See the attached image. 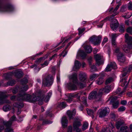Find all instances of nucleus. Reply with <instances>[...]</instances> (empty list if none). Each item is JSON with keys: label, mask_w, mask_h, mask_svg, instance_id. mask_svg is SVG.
Segmentation results:
<instances>
[{"label": "nucleus", "mask_w": 132, "mask_h": 132, "mask_svg": "<svg viewBox=\"0 0 132 132\" xmlns=\"http://www.w3.org/2000/svg\"><path fill=\"white\" fill-rule=\"evenodd\" d=\"M110 20V18L109 17H106L104 19L101 21V23L100 24L97 25L98 27L99 28H102L104 22Z\"/></svg>", "instance_id": "a878e982"}, {"label": "nucleus", "mask_w": 132, "mask_h": 132, "mask_svg": "<svg viewBox=\"0 0 132 132\" xmlns=\"http://www.w3.org/2000/svg\"><path fill=\"white\" fill-rule=\"evenodd\" d=\"M16 120L15 116H13L9 121L2 120L0 123V132L5 129V132H13V130L11 127L12 122Z\"/></svg>", "instance_id": "f257e3e1"}, {"label": "nucleus", "mask_w": 132, "mask_h": 132, "mask_svg": "<svg viewBox=\"0 0 132 132\" xmlns=\"http://www.w3.org/2000/svg\"><path fill=\"white\" fill-rule=\"evenodd\" d=\"M114 128V124L111 123L109 124L108 127L104 128L102 131L104 132H114L113 130L112 129Z\"/></svg>", "instance_id": "2eb2a0df"}, {"label": "nucleus", "mask_w": 132, "mask_h": 132, "mask_svg": "<svg viewBox=\"0 0 132 132\" xmlns=\"http://www.w3.org/2000/svg\"><path fill=\"white\" fill-rule=\"evenodd\" d=\"M13 107H22L23 106V104L22 103L18 102L15 103L13 104Z\"/></svg>", "instance_id": "c756f323"}, {"label": "nucleus", "mask_w": 132, "mask_h": 132, "mask_svg": "<svg viewBox=\"0 0 132 132\" xmlns=\"http://www.w3.org/2000/svg\"><path fill=\"white\" fill-rule=\"evenodd\" d=\"M52 95V93L51 92H50L47 93V95L45 99V101L46 102H47L49 101L50 98Z\"/></svg>", "instance_id": "72a5a7b5"}, {"label": "nucleus", "mask_w": 132, "mask_h": 132, "mask_svg": "<svg viewBox=\"0 0 132 132\" xmlns=\"http://www.w3.org/2000/svg\"><path fill=\"white\" fill-rule=\"evenodd\" d=\"M127 78L126 77L125 79L122 78L121 80L120 81V82H122V83L121 84V85L122 86H125V87L126 88L127 87V85L128 84L130 80V79H129L128 80V81L127 82L126 81V80L127 79Z\"/></svg>", "instance_id": "412c9836"}, {"label": "nucleus", "mask_w": 132, "mask_h": 132, "mask_svg": "<svg viewBox=\"0 0 132 132\" xmlns=\"http://www.w3.org/2000/svg\"><path fill=\"white\" fill-rule=\"evenodd\" d=\"M102 39V36L99 35L98 36L93 35L89 38V41L94 45H98L100 44Z\"/></svg>", "instance_id": "6e6552de"}, {"label": "nucleus", "mask_w": 132, "mask_h": 132, "mask_svg": "<svg viewBox=\"0 0 132 132\" xmlns=\"http://www.w3.org/2000/svg\"><path fill=\"white\" fill-rule=\"evenodd\" d=\"M97 109V108H95L94 110H93L92 109H90L87 108L86 109V110L88 115L90 116H92V118H93L94 117V116H93V114L94 112Z\"/></svg>", "instance_id": "5701e85b"}, {"label": "nucleus", "mask_w": 132, "mask_h": 132, "mask_svg": "<svg viewBox=\"0 0 132 132\" xmlns=\"http://www.w3.org/2000/svg\"><path fill=\"white\" fill-rule=\"evenodd\" d=\"M81 65V64L77 60H75L73 68V70L75 71H77L80 68Z\"/></svg>", "instance_id": "a211bd4d"}, {"label": "nucleus", "mask_w": 132, "mask_h": 132, "mask_svg": "<svg viewBox=\"0 0 132 132\" xmlns=\"http://www.w3.org/2000/svg\"><path fill=\"white\" fill-rule=\"evenodd\" d=\"M23 75V73L21 70H17L15 72V77L16 78H19L21 77Z\"/></svg>", "instance_id": "b1692460"}, {"label": "nucleus", "mask_w": 132, "mask_h": 132, "mask_svg": "<svg viewBox=\"0 0 132 132\" xmlns=\"http://www.w3.org/2000/svg\"><path fill=\"white\" fill-rule=\"evenodd\" d=\"M126 42L128 44V45H124L123 46V50L126 53L128 52L130 49L132 48V37L129 36L126 34L125 35Z\"/></svg>", "instance_id": "39448f33"}, {"label": "nucleus", "mask_w": 132, "mask_h": 132, "mask_svg": "<svg viewBox=\"0 0 132 132\" xmlns=\"http://www.w3.org/2000/svg\"><path fill=\"white\" fill-rule=\"evenodd\" d=\"M120 11L121 12H124L126 11V7L125 6H122L120 9Z\"/></svg>", "instance_id": "774afa93"}, {"label": "nucleus", "mask_w": 132, "mask_h": 132, "mask_svg": "<svg viewBox=\"0 0 132 132\" xmlns=\"http://www.w3.org/2000/svg\"><path fill=\"white\" fill-rule=\"evenodd\" d=\"M94 57L97 65L99 66L103 63L104 59L103 56L97 54L95 55Z\"/></svg>", "instance_id": "f8f14e48"}, {"label": "nucleus", "mask_w": 132, "mask_h": 132, "mask_svg": "<svg viewBox=\"0 0 132 132\" xmlns=\"http://www.w3.org/2000/svg\"><path fill=\"white\" fill-rule=\"evenodd\" d=\"M18 91H19L20 93V88L18 86L16 87L12 90V92L14 94L16 93Z\"/></svg>", "instance_id": "f704fd0d"}, {"label": "nucleus", "mask_w": 132, "mask_h": 132, "mask_svg": "<svg viewBox=\"0 0 132 132\" xmlns=\"http://www.w3.org/2000/svg\"><path fill=\"white\" fill-rule=\"evenodd\" d=\"M79 78L80 82L78 84V85L80 88H83L86 85V75L84 72H80L79 74Z\"/></svg>", "instance_id": "0eeeda50"}, {"label": "nucleus", "mask_w": 132, "mask_h": 132, "mask_svg": "<svg viewBox=\"0 0 132 132\" xmlns=\"http://www.w3.org/2000/svg\"><path fill=\"white\" fill-rule=\"evenodd\" d=\"M61 123L63 128H65L67 127L68 121L65 116H63L62 117L61 120Z\"/></svg>", "instance_id": "dca6fc26"}, {"label": "nucleus", "mask_w": 132, "mask_h": 132, "mask_svg": "<svg viewBox=\"0 0 132 132\" xmlns=\"http://www.w3.org/2000/svg\"><path fill=\"white\" fill-rule=\"evenodd\" d=\"M77 76L76 73H74L69 76V78L71 81L68 84V86L69 88L72 90H76L77 88L76 84L77 82Z\"/></svg>", "instance_id": "7ed1b4c3"}, {"label": "nucleus", "mask_w": 132, "mask_h": 132, "mask_svg": "<svg viewBox=\"0 0 132 132\" xmlns=\"http://www.w3.org/2000/svg\"><path fill=\"white\" fill-rule=\"evenodd\" d=\"M85 28H79L78 29L79 31V35L82 34L85 30Z\"/></svg>", "instance_id": "5fc2aeb1"}, {"label": "nucleus", "mask_w": 132, "mask_h": 132, "mask_svg": "<svg viewBox=\"0 0 132 132\" xmlns=\"http://www.w3.org/2000/svg\"><path fill=\"white\" fill-rule=\"evenodd\" d=\"M20 88V93L24 92V91H26L28 89V87L27 85H22V86L19 87Z\"/></svg>", "instance_id": "bb28decb"}, {"label": "nucleus", "mask_w": 132, "mask_h": 132, "mask_svg": "<svg viewBox=\"0 0 132 132\" xmlns=\"http://www.w3.org/2000/svg\"><path fill=\"white\" fill-rule=\"evenodd\" d=\"M36 95L33 94L32 95L22 92L19 93L18 96V99L19 100H25L26 101L34 103L37 101V98Z\"/></svg>", "instance_id": "f03ea898"}, {"label": "nucleus", "mask_w": 132, "mask_h": 132, "mask_svg": "<svg viewBox=\"0 0 132 132\" xmlns=\"http://www.w3.org/2000/svg\"><path fill=\"white\" fill-rule=\"evenodd\" d=\"M128 8L129 9L132 10V2L131 1L129 2Z\"/></svg>", "instance_id": "0e129e2a"}, {"label": "nucleus", "mask_w": 132, "mask_h": 132, "mask_svg": "<svg viewBox=\"0 0 132 132\" xmlns=\"http://www.w3.org/2000/svg\"><path fill=\"white\" fill-rule=\"evenodd\" d=\"M115 54L117 56L118 55H120L121 53H122L120 51V49L119 47L117 48L115 50Z\"/></svg>", "instance_id": "c9c22d12"}, {"label": "nucleus", "mask_w": 132, "mask_h": 132, "mask_svg": "<svg viewBox=\"0 0 132 132\" xmlns=\"http://www.w3.org/2000/svg\"><path fill=\"white\" fill-rule=\"evenodd\" d=\"M128 128V127L127 126H123L121 127L120 132H129Z\"/></svg>", "instance_id": "2f4dec72"}, {"label": "nucleus", "mask_w": 132, "mask_h": 132, "mask_svg": "<svg viewBox=\"0 0 132 132\" xmlns=\"http://www.w3.org/2000/svg\"><path fill=\"white\" fill-rule=\"evenodd\" d=\"M11 108H1L0 109V110H2L5 112H6L10 111L11 110Z\"/></svg>", "instance_id": "6e6d98bb"}, {"label": "nucleus", "mask_w": 132, "mask_h": 132, "mask_svg": "<svg viewBox=\"0 0 132 132\" xmlns=\"http://www.w3.org/2000/svg\"><path fill=\"white\" fill-rule=\"evenodd\" d=\"M7 97L5 93L0 92V105L5 103H9V101L6 98Z\"/></svg>", "instance_id": "9b49d317"}, {"label": "nucleus", "mask_w": 132, "mask_h": 132, "mask_svg": "<svg viewBox=\"0 0 132 132\" xmlns=\"http://www.w3.org/2000/svg\"><path fill=\"white\" fill-rule=\"evenodd\" d=\"M117 56L118 60L119 61L121 62H124L125 60V57L123 53H121L120 55H118Z\"/></svg>", "instance_id": "393cba45"}, {"label": "nucleus", "mask_w": 132, "mask_h": 132, "mask_svg": "<svg viewBox=\"0 0 132 132\" xmlns=\"http://www.w3.org/2000/svg\"><path fill=\"white\" fill-rule=\"evenodd\" d=\"M101 90H98L97 89H95L90 93L88 97L89 100L95 99L97 101H100L102 96Z\"/></svg>", "instance_id": "20e7f679"}, {"label": "nucleus", "mask_w": 132, "mask_h": 132, "mask_svg": "<svg viewBox=\"0 0 132 132\" xmlns=\"http://www.w3.org/2000/svg\"><path fill=\"white\" fill-rule=\"evenodd\" d=\"M15 82L14 80L10 81L7 82V85L8 86H12L15 84Z\"/></svg>", "instance_id": "a19ab883"}, {"label": "nucleus", "mask_w": 132, "mask_h": 132, "mask_svg": "<svg viewBox=\"0 0 132 132\" xmlns=\"http://www.w3.org/2000/svg\"><path fill=\"white\" fill-rule=\"evenodd\" d=\"M81 125L80 120L77 118H76L73 123V127L74 129H76V132H81V129L79 128V127Z\"/></svg>", "instance_id": "9d476101"}, {"label": "nucleus", "mask_w": 132, "mask_h": 132, "mask_svg": "<svg viewBox=\"0 0 132 132\" xmlns=\"http://www.w3.org/2000/svg\"><path fill=\"white\" fill-rule=\"evenodd\" d=\"M117 36L116 34H112L111 35V40H116Z\"/></svg>", "instance_id": "603ef678"}, {"label": "nucleus", "mask_w": 132, "mask_h": 132, "mask_svg": "<svg viewBox=\"0 0 132 132\" xmlns=\"http://www.w3.org/2000/svg\"><path fill=\"white\" fill-rule=\"evenodd\" d=\"M91 68V71L93 72L96 70V67L95 65H93L90 66Z\"/></svg>", "instance_id": "bf43d9fd"}, {"label": "nucleus", "mask_w": 132, "mask_h": 132, "mask_svg": "<svg viewBox=\"0 0 132 132\" xmlns=\"http://www.w3.org/2000/svg\"><path fill=\"white\" fill-rule=\"evenodd\" d=\"M110 119L112 120H115L116 118L115 114L113 112L111 113L110 115Z\"/></svg>", "instance_id": "79ce46f5"}, {"label": "nucleus", "mask_w": 132, "mask_h": 132, "mask_svg": "<svg viewBox=\"0 0 132 132\" xmlns=\"http://www.w3.org/2000/svg\"><path fill=\"white\" fill-rule=\"evenodd\" d=\"M103 80L102 78H100L96 81V83L98 85L101 84L103 82Z\"/></svg>", "instance_id": "ea45409f"}, {"label": "nucleus", "mask_w": 132, "mask_h": 132, "mask_svg": "<svg viewBox=\"0 0 132 132\" xmlns=\"http://www.w3.org/2000/svg\"><path fill=\"white\" fill-rule=\"evenodd\" d=\"M18 94L17 95V96H15L14 95H13L12 96H11V99L12 100H15L16 99L17 100H18Z\"/></svg>", "instance_id": "13d9d810"}, {"label": "nucleus", "mask_w": 132, "mask_h": 132, "mask_svg": "<svg viewBox=\"0 0 132 132\" xmlns=\"http://www.w3.org/2000/svg\"><path fill=\"white\" fill-rule=\"evenodd\" d=\"M114 22L115 23H112L110 24L111 27L113 31H115L116 29L119 25V23L117 20H114Z\"/></svg>", "instance_id": "aec40b11"}, {"label": "nucleus", "mask_w": 132, "mask_h": 132, "mask_svg": "<svg viewBox=\"0 0 132 132\" xmlns=\"http://www.w3.org/2000/svg\"><path fill=\"white\" fill-rule=\"evenodd\" d=\"M49 62L48 61H45L43 64H41L40 65H41V67H40L41 68L47 66L48 65Z\"/></svg>", "instance_id": "09e8293b"}, {"label": "nucleus", "mask_w": 132, "mask_h": 132, "mask_svg": "<svg viewBox=\"0 0 132 132\" xmlns=\"http://www.w3.org/2000/svg\"><path fill=\"white\" fill-rule=\"evenodd\" d=\"M71 38V37H70L68 38H65L64 39L63 38H62L61 39V41L60 42L58 45H59L64 40V42H67Z\"/></svg>", "instance_id": "a18cd8bd"}, {"label": "nucleus", "mask_w": 132, "mask_h": 132, "mask_svg": "<svg viewBox=\"0 0 132 132\" xmlns=\"http://www.w3.org/2000/svg\"><path fill=\"white\" fill-rule=\"evenodd\" d=\"M76 113V112L75 109L71 111L69 110L67 112V113L70 119H73L75 116Z\"/></svg>", "instance_id": "f3484780"}, {"label": "nucleus", "mask_w": 132, "mask_h": 132, "mask_svg": "<svg viewBox=\"0 0 132 132\" xmlns=\"http://www.w3.org/2000/svg\"><path fill=\"white\" fill-rule=\"evenodd\" d=\"M108 40V38L107 37H105L104 38V39L103 40V42H102V44L103 45Z\"/></svg>", "instance_id": "338daca9"}, {"label": "nucleus", "mask_w": 132, "mask_h": 132, "mask_svg": "<svg viewBox=\"0 0 132 132\" xmlns=\"http://www.w3.org/2000/svg\"><path fill=\"white\" fill-rule=\"evenodd\" d=\"M38 97L37 98L38 99H37V101H38V103L40 105H41L43 103V99H40L38 100V99L39 98V97Z\"/></svg>", "instance_id": "680f3d73"}, {"label": "nucleus", "mask_w": 132, "mask_h": 132, "mask_svg": "<svg viewBox=\"0 0 132 132\" xmlns=\"http://www.w3.org/2000/svg\"><path fill=\"white\" fill-rule=\"evenodd\" d=\"M110 111L109 108H105L104 109H101L98 111L99 117L100 118H103L108 115Z\"/></svg>", "instance_id": "1a4fd4ad"}, {"label": "nucleus", "mask_w": 132, "mask_h": 132, "mask_svg": "<svg viewBox=\"0 0 132 132\" xmlns=\"http://www.w3.org/2000/svg\"><path fill=\"white\" fill-rule=\"evenodd\" d=\"M123 73L121 74V76L122 77H123L125 76L128 73H127V71H126L125 70V69L124 68L123 70Z\"/></svg>", "instance_id": "e2e57ef3"}, {"label": "nucleus", "mask_w": 132, "mask_h": 132, "mask_svg": "<svg viewBox=\"0 0 132 132\" xmlns=\"http://www.w3.org/2000/svg\"><path fill=\"white\" fill-rule=\"evenodd\" d=\"M52 122V121H49L48 120H45L43 121L42 123V125L51 124Z\"/></svg>", "instance_id": "c03bdc74"}, {"label": "nucleus", "mask_w": 132, "mask_h": 132, "mask_svg": "<svg viewBox=\"0 0 132 132\" xmlns=\"http://www.w3.org/2000/svg\"><path fill=\"white\" fill-rule=\"evenodd\" d=\"M114 97H113L110 102V104H112L113 107H118L120 104L119 102L118 101H114Z\"/></svg>", "instance_id": "6ab92c4d"}, {"label": "nucleus", "mask_w": 132, "mask_h": 132, "mask_svg": "<svg viewBox=\"0 0 132 132\" xmlns=\"http://www.w3.org/2000/svg\"><path fill=\"white\" fill-rule=\"evenodd\" d=\"M120 5L119 4H118L116 7L114 9V10L113 12L114 13L111 16L112 17H114L118 13L117 12H116V11L119 8Z\"/></svg>", "instance_id": "7c9ffc66"}, {"label": "nucleus", "mask_w": 132, "mask_h": 132, "mask_svg": "<svg viewBox=\"0 0 132 132\" xmlns=\"http://www.w3.org/2000/svg\"><path fill=\"white\" fill-rule=\"evenodd\" d=\"M81 94V93H77V94L70 93L68 95V98L66 100L68 102L70 103L72 101V97H78V98H80Z\"/></svg>", "instance_id": "ddd939ff"}, {"label": "nucleus", "mask_w": 132, "mask_h": 132, "mask_svg": "<svg viewBox=\"0 0 132 132\" xmlns=\"http://www.w3.org/2000/svg\"><path fill=\"white\" fill-rule=\"evenodd\" d=\"M77 55L79 56L84 58L86 56V54L82 50H80L78 52Z\"/></svg>", "instance_id": "cd10ccee"}, {"label": "nucleus", "mask_w": 132, "mask_h": 132, "mask_svg": "<svg viewBox=\"0 0 132 132\" xmlns=\"http://www.w3.org/2000/svg\"><path fill=\"white\" fill-rule=\"evenodd\" d=\"M69 46H68L67 45L66 47H65V50L63 51L61 54L60 56H63V57H64L65 56L67 55V52L66 50V49H67L68 48V47Z\"/></svg>", "instance_id": "e433bc0d"}, {"label": "nucleus", "mask_w": 132, "mask_h": 132, "mask_svg": "<svg viewBox=\"0 0 132 132\" xmlns=\"http://www.w3.org/2000/svg\"><path fill=\"white\" fill-rule=\"evenodd\" d=\"M127 101L126 100H123L121 101L120 102V104L123 105H125L127 104Z\"/></svg>", "instance_id": "052dcab7"}, {"label": "nucleus", "mask_w": 132, "mask_h": 132, "mask_svg": "<svg viewBox=\"0 0 132 132\" xmlns=\"http://www.w3.org/2000/svg\"><path fill=\"white\" fill-rule=\"evenodd\" d=\"M122 124V123L120 121H118L117 122L116 124V127L118 129H119L120 126Z\"/></svg>", "instance_id": "864d4df0"}, {"label": "nucleus", "mask_w": 132, "mask_h": 132, "mask_svg": "<svg viewBox=\"0 0 132 132\" xmlns=\"http://www.w3.org/2000/svg\"><path fill=\"white\" fill-rule=\"evenodd\" d=\"M112 44L113 46L114 47H116L117 46V44L116 43V40H111Z\"/></svg>", "instance_id": "69168bd1"}, {"label": "nucleus", "mask_w": 132, "mask_h": 132, "mask_svg": "<svg viewBox=\"0 0 132 132\" xmlns=\"http://www.w3.org/2000/svg\"><path fill=\"white\" fill-rule=\"evenodd\" d=\"M84 48L87 53H90L92 50V48L90 46H86L84 47Z\"/></svg>", "instance_id": "c85d7f7f"}, {"label": "nucleus", "mask_w": 132, "mask_h": 132, "mask_svg": "<svg viewBox=\"0 0 132 132\" xmlns=\"http://www.w3.org/2000/svg\"><path fill=\"white\" fill-rule=\"evenodd\" d=\"M111 89V87L110 86H107L105 87L104 88L101 89L100 90H101L102 95H103V92H104L105 93H109Z\"/></svg>", "instance_id": "4be33fe9"}, {"label": "nucleus", "mask_w": 132, "mask_h": 132, "mask_svg": "<svg viewBox=\"0 0 132 132\" xmlns=\"http://www.w3.org/2000/svg\"><path fill=\"white\" fill-rule=\"evenodd\" d=\"M28 80L26 78H23L21 81V83L22 84H27L28 83Z\"/></svg>", "instance_id": "3c124183"}, {"label": "nucleus", "mask_w": 132, "mask_h": 132, "mask_svg": "<svg viewBox=\"0 0 132 132\" xmlns=\"http://www.w3.org/2000/svg\"><path fill=\"white\" fill-rule=\"evenodd\" d=\"M127 32L132 35V27H129L127 29Z\"/></svg>", "instance_id": "4d7b16f0"}, {"label": "nucleus", "mask_w": 132, "mask_h": 132, "mask_svg": "<svg viewBox=\"0 0 132 132\" xmlns=\"http://www.w3.org/2000/svg\"><path fill=\"white\" fill-rule=\"evenodd\" d=\"M124 69L125 71H127V73H129L132 70V65H131L129 67H126Z\"/></svg>", "instance_id": "4c0bfd02"}, {"label": "nucleus", "mask_w": 132, "mask_h": 132, "mask_svg": "<svg viewBox=\"0 0 132 132\" xmlns=\"http://www.w3.org/2000/svg\"><path fill=\"white\" fill-rule=\"evenodd\" d=\"M117 68L116 64L114 62H111L109 64L107 65L105 68V71L107 72L110 71L112 69H116Z\"/></svg>", "instance_id": "4468645a"}, {"label": "nucleus", "mask_w": 132, "mask_h": 132, "mask_svg": "<svg viewBox=\"0 0 132 132\" xmlns=\"http://www.w3.org/2000/svg\"><path fill=\"white\" fill-rule=\"evenodd\" d=\"M113 78L112 77H110L107 79L106 80L105 84H108L112 81Z\"/></svg>", "instance_id": "de8ad7c7"}, {"label": "nucleus", "mask_w": 132, "mask_h": 132, "mask_svg": "<svg viewBox=\"0 0 132 132\" xmlns=\"http://www.w3.org/2000/svg\"><path fill=\"white\" fill-rule=\"evenodd\" d=\"M82 100H83L82 101V103L84 105V106H87L88 105L87 103L86 99L84 97H82L81 98Z\"/></svg>", "instance_id": "8fccbe9b"}, {"label": "nucleus", "mask_w": 132, "mask_h": 132, "mask_svg": "<svg viewBox=\"0 0 132 132\" xmlns=\"http://www.w3.org/2000/svg\"><path fill=\"white\" fill-rule=\"evenodd\" d=\"M98 76V75L96 74H93L90 75V80H95Z\"/></svg>", "instance_id": "473e14b6"}, {"label": "nucleus", "mask_w": 132, "mask_h": 132, "mask_svg": "<svg viewBox=\"0 0 132 132\" xmlns=\"http://www.w3.org/2000/svg\"><path fill=\"white\" fill-rule=\"evenodd\" d=\"M53 80V75H47L45 76L43 80V84L46 86H49L52 84Z\"/></svg>", "instance_id": "423d86ee"}, {"label": "nucleus", "mask_w": 132, "mask_h": 132, "mask_svg": "<svg viewBox=\"0 0 132 132\" xmlns=\"http://www.w3.org/2000/svg\"><path fill=\"white\" fill-rule=\"evenodd\" d=\"M125 29V26L123 24H121L119 27V31L120 32H124Z\"/></svg>", "instance_id": "37998d69"}, {"label": "nucleus", "mask_w": 132, "mask_h": 132, "mask_svg": "<svg viewBox=\"0 0 132 132\" xmlns=\"http://www.w3.org/2000/svg\"><path fill=\"white\" fill-rule=\"evenodd\" d=\"M88 124L87 122H85L83 124L82 129L83 130H84L86 129L88 127Z\"/></svg>", "instance_id": "58836bf2"}, {"label": "nucleus", "mask_w": 132, "mask_h": 132, "mask_svg": "<svg viewBox=\"0 0 132 132\" xmlns=\"http://www.w3.org/2000/svg\"><path fill=\"white\" fill-rule=\"evenodd\" d=\"M59 106L61 107H65L67 106V105L65 102H62L60 103Z\"/></svg>", "instance_id": "49530a36"}]
</instances>
